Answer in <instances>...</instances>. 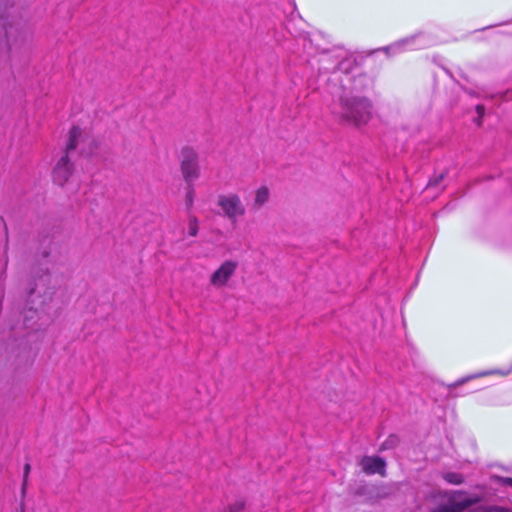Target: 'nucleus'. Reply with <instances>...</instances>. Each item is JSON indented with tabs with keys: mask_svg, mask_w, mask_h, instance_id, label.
<instances>
[{
	"mask_svg": "<svg viewBox=\"0 0 512 512\" xmlns=\"http://www.w3.org/2000/svg\"><path fill=\"white\" fill-rule=\"evenodd\" d=\"M180 171L183 180L187 183H193L200 177L199 155L191 146H184L180 151Z\"/></svg>",
	"mask_w": 512,
	"mask_h": 512,
	"instance_id": "f03ea898",
	"label": "nucleus"
},
{
	"mask_svg": "<svg viewBox=\"0 0 512 512\" xmlns=\"http://www.w3.org/2000/svg\"><path fill=\"white\" fill-rule=\"evenodd\" d=\"M466 495L467 492L464 490H454L449 493L446 492L445 496L448 499L447 504L439 505L430 512H463L481 501V497L476 495L462 498Z\"/></svg>",
	"mask_w": 512,
	"mask_h": 512,
	"instance_id": "7ed1b4c3",
	"label": "nucleus"
},
{
	"mask_svg": "<svg viewBox=\"0 0 512 512\" xmlns=\"http://www.w3.org/2000/svg\"><path fill=\"white\" fill-rule=\"evenodd\" d=\"M246 507V501L244 499H238L235 502L229 504L228 512H241Z\"/></svg>",
	"mask_w": 512,
	"mask_h": 512,
	"instance_id": "4468645a",
	"label": "nucleus"
},
{
	"mask_svg": "<svg viewBox=\"0 0 512 512\" xmlns=\"http://www.w3.org/2000/svg\"><path fill=\"white\" fill-rule=\"evenodd\" d=\"M474 122L478 125V126H481L482 124V118H479V116L477 118L474 119Z\"/></svg>",
	"mask_w": 512,
	"mask_h": 512,
	"instance_id": "4be33fe9",
	"label": "nucleus"
},
{
	"mask_svg": "<svg viewBox=\"0 0 512 512\" xmlns=\"http://www.w3.org/2000/svg\"><path fill=\"white\" fill-rule=\"evenodd\" d=\"M374 105L368 97L344 91L331 105V114L340 125L361 128L373 118Z\"/></svg>",
	"mask_w": 512,
	"mask_h": 512,
	"instance_id": "f257e3e1",
	"label": "nucleus"
},
{
	"mask_svg": "<svg viewBox=\"0 0 512 512\" xmlns=\"http://www.w3.org/2000/svg\"><path fill=\"white\" fill-rule=\"evenodd\" d=\"M19 512H26L23 503L20 504Z\"/></svg>",
	"mask_w": 512,
	"mask_h": 512,
	"instance_id": "b1692460",
	"label": "nucleus"
},
{
	"mask_svg": "<svg viewBox=\"0 0 512 512\" xmlns=\"http://www.w3.org/2000/svg\"><path fill=\"white\" fill-rule=\"evenodd\" d=\"M446 177V173L442 172L439 175L434 176L431 178L426 186V188H433L439 186V184L444 180Z\"/></svg>",
	"mask_w": 512,
	"mask_h": 512,
	"instance_id": "dca6fc26",
	"label": "nucleus"
},
{
	"mask_svg": "<svg viewBox=\"0 0 512 512\" xmlns=\"http://www.w3.org/2000/svg\"><path fill=\"white\" fill-rule=\"evenodd\" d=\"M35 290H36V285H35L34 287H31V288L29 289V292H28V293H29V295L34 294Z\"/></svg>",
	"mask_w": 512,
	"mask_h": 512,
	"instance_id": "5701e85b",
	"label": "nucleus"
},
{
	"mask_svg": "<svg viewBox=\"0 0 512 512\" xmlns=\"http://www.w3.org/2000/svg\"><path fill=\"white\" fill-rule=\"evenodd\" d=\"M441 477L447 483L452 485H461L465 482L464 475L459 472H443L441 473Z\"/></svg>",
	"mask_w": 512,
	"mask_h": 512,
	"instance_id": "1a4fd4ad",
	"label": "nucleus"
},
{
	"mask_svg": "<svg viewBox=\"0 0 512 512\" xmlns=\"http://www.w3.org/2000/svg\"><path fill=\"white\" fill-rule=\"evenodd\" d=\"M82 134V130L79 126H72L69 130L68 141L64 149V153L70 156L71 152H74L78 146V140Z\"/></svg>",
	"mask_w": 512,
	"mask_h": 512,
	"instance_id": "6e6552de",
	"label": "nucleus"
},
{
	"mask_svg": "<svg viewBox=\"0 0 512 512\" xmlns=\"http://www.w3.org/2000/svg\"><path fill=\"white\" fill-rule=\"evenodd\" d=\"M399 443V438L396 435H390L382 444V449L395 448Z\"/></svg>",
	"mask_w": 512,
	"mask_h": 512,
	"instance_id": "2eb2a0df",
	"label": "nucleus"
},
{
	"mask_svg": "<svg viewBox=\"0 0 512 512\" xmlns=\"http://www.w3.org/2000/svg\"><path fill=\"white\" fill-rule=\"evenodd\" d=\"M37 311L33 309H29L24 314V325L28 329H34L33 323H31V320L34 319L37 316Z\"/></svg>",
	"mask_w": 512,
	"mask_h": 512,
	"instance_id": "ddd939ff",
	"label": "nucleus"
},
{
	"mask_svg": "<svg viewBox=\"0 0 512 512\" xmlns=\"http://www.w3.org/2000/svg\"><path fill=\"white\" fill-rule=\"evenodd\" d=\"M44 275H45L46 277H49L50 273H49V270H48V269H46V270H45Z\"/></svg>",
	"mask_w": 512,
	"mask_h": 512,
	"instance_id": "393cba45",
	"label": "nucleus"
},
{
	"mask_svg": "<svg viewBox=\"0 0 512 512\" xmlns=\"http://www.w3.org/2000/svg\"><path fill=\"white\" fill-rule=\"evenodd\" d=\"M269 200V190L266 186H261L257 189L254 205L255 206H262Z\"/></svg>",
	"mask_w": 512,
	"mask_h": 512,
	"instance_id": "9d476101",
	"label": "nucleus"
},
{
	"mask_svg": "<svg viewBox=\"0 0 512 512\" xmlns=\"http://www.w3.org/2000/svg\"><path fill=\"white\" fill-rule=\"evenodd\" d=\"M479 512H505V509L498 506H483L477 509Z\"/></svg>",
	"mask_w": 512,
	"mask_h": 512,
	"instance_id": "aec40b11",
	"label": "nucleus"
},
{
	"mask_svg": "<svg viewBox=\"0 0 512 512\" xmlns=\"http://www.w3.org/2000/svg\"><path fill=\"white\" fill-rule=\"evenodd\" d=\"M186 195H185V203H186V209L190 213L193 204H194V197H195V189L193 186V183L187 184L186 187Z\"/></svg>",
	"mask_w": 512,
	"mask_h": 512,
	"instance_id": "f8f14e48",
	"label": "nucleus"
},
{
	"mask_svg": "<svg viewBox=\"0 0 512 512\" xmlns=\"http://www.w3.org/2000/svg\"><path fill=\"white\" fill-rule=\"evenodd\" d=\"M237 263L231 260L225 261L212 275L210 282L214 286H224L234 274Z\"/></svg>",
	"mask_w": 512,
	"mask_h": 512,
	"instance_id": "423d86ee",
	"label": "nucleus"
},
{
	"mask_svg": "<svg viewBox=\"0 0 512 512\" xmlns=\"http://www.w3.org/2000/svg\"><path fill=\"white\" fill-rule=\"evenodd\" d=\"M368 79L364 75H359L354 78L355 87L354 89H357V87L365 88L367 86Z\"/></svg>",
	"mask_w": 512,
	"mask_h": 512,
	"instance_id": "6ab92c4d",
	"label": "nucleus"
},
{
	"mask_svg": "<svg viewBox=\"0 0 512 512\" xmlns=\"http://www.w3.org/2000/svg\"><path fill=\"white\" fill-rule=\"evenodd\" d=\"M31 471V465L29 463H26L24 465V471H23V482H22V494H25L26 492V488H27V484H28V476H29V473Z\"/></svg>",
	"mask_w": 512,
	"mask_h": 512,
	"instance_id": "f3484780",
	"label": "nucleus"
},
{
	"mask_svg": "<svg viewBox=\"0 0 512 512\" xmlns=\"http://www.w3.org/2000/svg\"><path fill=\"white\" fill-rule=\"evenodd\" d=\"M218 206L222 209L224 215L235 222L238 217L246 212L240 197L237 194L220 195L218 197Z\"/></svg>",
	"mask_w": 512,
	"mask_h": 512,
	"instance_id": "20e7f679",
	"label": "nucleus"
},
{
	"mask_svg": "<svg viewBox=\"0 0 512 512\" xmlns=\"http://www.w3.org/2000/svg\"><path fill=\"white\" fill-rule=\"evenodd\" d=\"M475 110H476L479 118H483V116L485 114V106L482 104H478V105H476Z\"/></svg>",
	"mask_w": 512,
	"mask_h": 512,
	"instance_id": "412c9836",
	"label": "nucleus"
},
{
	"mask_svg": "<svg viewBox=\"0 0 512 512\" xmlns=\"http://www.w3.org/2000/svg\"><path fill=\"white\" fill-rule=\"evenodd\" d=\"M74 172V163L67 153L63 155L57 161L52 171V178L55 184L64 186Z\"/></svg>",
	"mask_w": 512,
	"mask_h": 512,
	"instance_id": "39448f33",
	"label": "nucleus"
},
{
	"mask_svg": "<svg viewBox=\"0 0 512 512\" xmlns=\"http://www.w3.org/2000/svg\"><path fill=\"white\" fill-rule=\"evenodd\" d=\"M494 481L501 486H509L512 487V478L511 477H503V476H494Z\"/></svg>",
	"mask_w": 512,
	"mask_h": 512,
	"instance_id": "a211bd4d",
	"label": "nucleus"
},
{
	"mask_svg": "<svg viewBox=\"0 0 512 512\" xmlns=\"http://www.w3.org/2000/svg\"><path fill=\"white\" fill-rule=\"evenodd\" d=\"M362 470L367 475L379 474L385 476L386 474V462L382 457L379 456H364L360 461Z\"/></svg>",
	"mask_w": 512,
	"mask_h": 512,
	"instance_id": "0eeeda50",
	"label": "nucleus"
},
{
	"mask_svg": "<svg viewBox=\"0 0 512 512\" xmlns=\"http://www.w3.org/2000/svg\"><path fill=\"white\" fill-rule=\"evenodd\" d=\"M199 232V221L198 218L194 215L189 213L188 214V234L191 237H196Z\"/></svg>",
	"mask_w": 512,
	"mask_h": 512,
	"instance_id": "9b49d317",
	"label": "nucleus"
}]
</instances>
